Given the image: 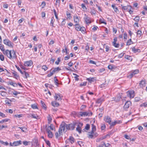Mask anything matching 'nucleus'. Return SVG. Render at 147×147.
Wrapping results in <instances>:
<instances>
[{
	"label": "nucleus",
	"instance_id": "22",
	"mask_svg": "<svg viewBox=\"0 0 147 147\" xmlns=\"http://www.w3.org/2000/svg\"><path fill=\"white\" fill-rule=\"evenodd\" d=\"M75 26H76L75 29L78 31H80V26L78 23L76 24Z\"/></svg>",
	"mask_w": 147,
	"mask_h": 147
},
{
	"label": "nucleus",
	"instance_id": "23",
	"mask_svg": "<svg viewBox=\"0 0 147 147\" xmlns=\"http://www.w3.org/2000/svg\"><path fill=\"white\" fill-rule=\"evenodd\" d=\"M131 7L130 5H128L127 6H123L122 7V9H123L124 10H126L128 9L129 10V9H131Z\"/></svg>",
	"mask_w": 147,
	"mask_h": 147
},
{
	"label": "nucleus",
	"instance_id": "24",
	"mask_svg": "<svg viewBox=\"0 0 147 147\" xmlns=\"http://www.w3.org/2000/svg\"><path fill=\"white\" fill-rule=\"evenodd\" d=\"M132 51L134 53L137 52H140V50L139 49H136L135 47H133L132 48Z\"/></svg>",
	"mask_w": 147,
	"mask_h": 147
},
{
	"label": "nucleus",
	"instance_id": "42",
	"mask_svg": "<svg viewBox=\"0 0 147 147\" xmlns=\"http://www.w3.org/2000/svg\"><path fill=\"white\" fill-rule=\"evenodd\" d=\"M121 98V97H118L116 99V98H112V101H113V100H114V101H116V102H118L119 101V100H120V99Z\"/></svg>",
	"mask_w": 147,
	"mask_h": 147
},
{
	"label": "nucleus",
	"instance_id": "10",
	"mask_svg": "<svg viewBox=\"0 0 147 147\" xmlns=\"http://www.w3.org/2000/svg\"><path fill=\"white\" fill-rule=\"evenodd\" d=\"M46 130L47 132L48 137L49 138H52L53 136L52 132L49 129L48 127L46 128Z\"/></svg>",
	"mask_w": 147,
	"mask_h": 147
},
{
	"label": "nucleus",
	"instance_id": "29",
	"mask_svg": "<svg viewBox=\"0 0 147 147\" xmlns=\"http://www.w3.org/2000/svg\"><path fill=\"white\" fill-rule=\"evenodd\" d=\"M105 20L103 19V18H100L99 20V22L100 23H102L105 24L106 25L107 24L106 22L105 21Z\"/></svg>",
	"mask_w": 147,
	"mask_h": 147
},
{
	"label": "nucleus",
	"instance_id": "59",
	"mask_svg": "<svg viewBox=\"0 0 147 147\" xmlns=\"http://www.w3.org/2000/svg\"><path fill=\"white\" fill-rule=\"evenodd\" d=\"M53 11L54 12V14H55V16L56 18L57 19H58V16H57V14L56 11L54 9H53Z\"/></svg>",
	"mask_w": 147,
	"mask_h": 147
},
{
	"label": "nucleus",
	"instance_id": "43",
	"mask_svg": "<svg viewBox=\"0 0 147 147\" xmlns=\"http://www.w3.org/2000/svg\"><path fill=\"white\" fill-rule=\"evenodd\" d=\"M41 103L42 107L45 109L46 108V106L44 103V102L42 100L41 101Z\"/></svg>",
	"mask_w": 147,
	"mask_h": 147
},
{
	"label": "nucleus",
	"instance_id": "26",
	"mask_svg": "<svg viewBox=\"0 0 147 147\" xmlns=\"http://www.w3.org/2000/svg\"><path fill=\"white\" fill-rule=\"evenodd\" d=\"M68 140L70 142L71 144H72L75 141V139L72 137L70 136Z\"/></svg>",
	"mask_w": 147,
	"mask_h": 147
},
{
	"label": "nucleus",
	"instance_id": "34",
	"mask_svg": "<svg viewBox=\"0 0 147 147\" xmlns=\"http://www.w3.org/2000/svg\"><path fill=\"white\" fill-rule=\"evenodd\" d=\"M81 6L82 7V8L83 9V10L84 11L86 10L87 8L84 4L82 3L81 4Z\"/></svg>",
	"mask_w": 147,
	"mask_h": 147
},
{
	"label": "nucleus",
	"instance_id": "27",
	"mask_svg": "<svg viewBox=\"0 0 147 147\" xmlns=\"http://www.w3.org/2000/svg\"><path fill=\"white\" fill-rule=\"evenodd\" d=\"M7 100H5V104L7 105H8L9 106H10L11 105V103L10 102L8 101V100H9L10 102H11V100L10 99H9L7 98H6Z\"/></svg>",
	"mask_w": 147,
	"mask_h": 147
},
{
	"label": "nucleus",
	"instance_id": "51",
	"mask_svg": "<svg viewBox=\"0 0 147 147\" xmlns=\"http://www.w3.org/2000/svg\"><path fill=\"white\" fill-rule=\"evenodd\" d=\"M90 127V125L89 124H87L86 125V126L85 127V128L84 129V130L86 129L87 130H88Z\"/></svg>",
	"mask_w": 147,
	"mask_h": 147
},
{
	"label": "nucleus",
	"instance_id": "4",
	"mask_svg": "<svg viewBox=\"0 0 147 147\" xmlns=\"http://www.w3.org/2000/svg\"><path fill=\"white\" fill-rule=\"evenodd\" d=\"M92 115V112H80V113L79 115L81 117L84 116H91Z\"/></svg>",
	"mask_w": 147,
	"mask_h": 147
},
{
	"label": "nucleus",
	"instance_id": "33",
	"mask_svg": "<svg viewBox=\"0 0 147 147\" xmlns=\"http://www.w3.org/2000/svg\"><path fill=\"white\" fill-rule=\"evenodd\" d=\"M6 92L3 91H1V95L4 97L6 96Z\"/></svg>",
	"mask_w": 147,
	"mask_h": 147
},
{
	"label": "nucleus",
	"instance_id": "14",
	"mask_svg": "<svg viewBox=\"0 0 147 147\" xmlns=\"http://www.w3.org/2000/svg\"><path fill=\"white\" fill-rule=\"evenodd\" d=\"M86 17L84 18V20L86 24H90L91 23V22L90 21V18L89 17L87 16L86 14H85Z\"/></svg>",
	"mask_w": 147,
	"mask_h": 147
},
{
	"label": "nucleus",
	"instance_id": "2",
	"mask_svg": "<svg viewBox=\"0 0 147 147\" xmlns=\"http://www.w3.org/2000/svg\"><path fill=\"white\" fill-rule=\"evenodd\" d=\"M65 127H66V123H65L63 122L60 125L59 128V135H61V134L62 132L65 131Z\"/></svg>",
	"mask_w": 147,
	"mask_h": 147
},
{
	"label": "nucleus",
	"instance_id": "3",
	"mask_svg": "<svg viewBox=\"0 0 147 147\" xmlns=\"http://www.w3.org/2000/svg\"><path fill=\"white\" fill-rule=\"evenodd\" d=\"M127 96L130 98H133L135 96L134 91L133 90L128 91L127 92Z\"/></svg>",
	"mask_w": 147,
	"mask_h": 147
},
{
	"label": "nucleus",
	"instance_id": "6",
	"mask_svg": "<svg viewBox=\"0 0 147 147\" xmlns=\"http://www.w3.org/2000/svg\"><path fill=\"white\" fill-rule=\"evenodd\" d=\"M3 43L10 47H12L11 42L8 39H5L3 40Z\"/></svg>",
	"mask_w": 147,
	"mask_h": 147
},
{
	"label": "nucleus",
	"instance_id": "64",
	"mask_svg": "<svg viewBox=\"0 0 147 147\" xmlns=\"http://www.w3.org/2000/svg\"><path fill=\"white\" fill-rule=\"evenodd\" d=\"M46 5V3L45 1H43L42 2L41 6H42V8H43Z\"/></svg>",
	"mask_w": 147,
	"mask_h": 147
},
{
	"label": "nucleus",
	"instance_id": "47",
	"mask_svg": "<svg viewBox=\"0 0 147 147\" xmlns=\"http://www.w3.org/2000/svg\"><path fill=\"white\" fill-rule=\"evenodd\" d=\"M0 49L2 51H5V49H4V46L2 44H0Z\"/></svg>",
	"mask_w": 147,
	"mask_h": 147
},
{
	"label": "nucleus",
	"instance_id": "36",
	"mask_svg": "<svg viewBox=\"0 0 147 147\" xmlns=\"http://www.w3.org/2000/svg\"><path fill=\"white\" fill-rule=\"evenodd\" d=\"M0 143L4 145L7 146L9 144V143L7 142H4L3 141L0 140Z\"/></svg>",
	"mask_w": 147,
	"mask_h": 147
},
{
	"label": "nucleus",
	"instance_id": "12",
	"mask_svg": "<svg viewBox=\"0 0 147 147\" xmlns=\"http://www.w3.org/2000/svg\"><path fill=\"white\" fill-rule=\"evenodd\" d=\"M33 64L32 61L30 60L29 61H26L24 63V65L25 66L29 67L31 66Z\"/></svg>",
	"mask_w": 147,
	"mask_h": 147
},
{
	"label": "nucleus",
	"instance_id": "25",
	"mask_svg": "<svg viewBox=\"0 0 147 147\" xmlns=\"http://www.w3.org/2000/svg\"><path fill=\"white\" fill-rule=\"evenodd\" d=\"M61 70V69L60 67H57L53 68V71L54 73H55L56 72H58Z\"/></svg>",
	"mask_w": 147,
	"mask_h": 147
},
{
	"label": "nucleus",
	"instance_id": "9",
	"mask_svg": "<svg viewBox=\"0 0 147 147\" xmlns=\"http://www.w3.org/2000/svg\"><path fill=\"white\" fill-rule=\"evenodd\" d=\"M83 126V123L80 122L79 123V125H77V127L76 128V130L79 132V133H81V127Z\"/></svg>",
	"mask_w": 147,
	"mask_h": 147
},
{
	"label": "nucleus",
	"instance_id": "16",
	"mask_svg": "<svg viewBox=\"0 0 147 147\" xmlns=\"http://www.w3.org/2000/svg\"><path fill=\"white\" fill-rule=\"evenodd\" d=\"M22 142L21 140H19L17 141H15L13 142V146H17L21 144Z\"/></svg>",
	"mask_w": 147,
	"mask_h": 147
},
{
	"label": "nucleus",
	"instance_id": "60",
	"mask_svg": "<svg viewBox=\"0 0 147 147\" xmlns=\"http://www.w3.org/2000/svg\"><path fill=\"white\" fill-rule=\"evenodd\" d=\"M106 126L105 124H102L101 126V129L102 130H105Z\"/></svg>",
	"mask_w": 147,
	"mask_h": 147
},
{
	"label": "nucleus",
	"instance_id": "28",
	"mask_svg": "<svg viewBox=\"0 0 147 147\" xmlns=\"http://www.w3.org/2000/svg\"><path fill=\"white\" fill-rule=\"evenodd\" d=\"M86 80L89 81L90 83H91L94 81V78H87Z\"/></svg>",
	"mask_w": 147,
	"mask_h": 147
},
{
	"label": "nucleus",
	"instance_id": "17",
	"mask_svg": "<svg viewBox=\"0 0 147 147\" xmlns=\"http://www.w3.org/2000/svg\"><path fill=\"white\" fill-rule=\"evenodd\" d=\"M139 84L140 87L142 88L146 86V82L144 80H142Z\"/></svg>",
	"mask_w": 147,
	"mask_h": 147
},
{
	"label": "nucleus",
	"instance_id": "13",
	"mask_svg": "<svg viewBox=\"0 0 147 147\" xmlns=\"http://www.w3.org/2000/svg\"><path fill=\"white\" fill-rule=\"evenodd\" d=\"M104 120L106 122L109 123V124H110L111 122V119L110 117L108 116H105Z\"/></svg>",
	"mask_w": 147,
	"mask_h": 147
},
{
	"label": "nucleus",
	"instance_id": "40",
	"mask_svg": "<svg viewBox=\"0 0 147 147\" xmlns=\"http://www.w3.org/2000/svg\"><path fill=\"white\" fill-rule=\"evenodd\" d=\"M56 77H55L54 78V83L57 86H58V85L59 84V83L58 82V80L57 79Z\"/></svg>",
	"mask_w": 147,
	"mask_h": 147
},
{
	"label": "nucleus",
	"instance_id": "58",
	"mask_svg": "<svg viewBox=\"0 0 147 147\" xmlns=\"http://www.w3.org/2000/svg\"><path fill=\"white\" fill-rule=\"evenodd\" d=\"M73 75L75 76L74 77V78H75V80L77 81L79 79L78 78V77H79V76L75 74H73Z\"/></svg>",
	"mask_w": 147,
	"mask_h": 147
},
{
	"label": "nucleus",
	"instance_id": "18",
	"mask_svg": "<svg viewBox=\"0 0 147 147\" xmlns=\"http://www.w3.org/2000/svg\"><path fill=\"white\" fill-rule=\"evenodd\" d=\"M11 59L16 58L17 56L16 55V53L13 50L11 51Z\"/></svg>",
	"mask_w": 147,
	"mask_h": 147
},
{
	"label": "nucleus",
	"instance_id": "56",
	"mask_svg": "<svg viewBox=\"0 0 147 147\" xmlns=\"http://www.w3.org/2000/svg\"><path fill=\"white\" fill-rule=\"evenodd\" d=\"M31 107L32 108L34 109H38V107L35 104L32 105H31Z\"/></svg>",
	"mask_w": 147,
	"mask_h": 147
},
{
	"label": "nucleus",
	"instance_id": "1",
	"mask_svg": "<svg viewBox=\"0 0 147 147\" xmlns=\"http://www.w3.org/2000/svg\"><path fill=\"white\" fill-rule=\"evenodd\" d=\"M78 123L77 122H73V123L69 124L66 123V129L68 130H73L75 128V126Z\"/></svg>",
	"mask_w": 147,
	"mask_h": 147
},
{
	"label": "nucleus",
	"instance_id": "46",
	"mask_svg": "<svg viewBox=\"0 0 147 147\" xmlns=\"http://www.w3.org/2000/svg\"><path fill=\"white\" fill-rule=\"evenodd\" d=\"M9 120V119H5L2 120L0 121V123H5L8 121V120Z\"/></svg>",
	"mask_w": 147,
	"mask_h": 147
},
{
	"label": "nucleus",
	"instance_id": "49",
	"mask_svg": "<svg viewBox=\"0 0 147 147\" xmlns=\"http://www.w3.org/2000/svg\"><path fill=\"white\" fill-rule=\"evenodd\" d=\"M142 32L140 30H138L137 32V35L139 37H140L142 35Z\"/></svg>",
	"mask_w": 147,
	"mask_h": 147
},
{
	"label": "nucleus",
	"instance_id": "30",
	"mask_svg": "<svg viewBox=\"0 0 147 147\" xmlns=\"http://www.w3.org/2000/svg\"><path fill=\"white\" fill-rule=\"evenodd\" d=\"M111 7L113 8V9H114L115 12H117V11H118V9L117 7L115 6L114 5H112Z\"/></svg>",
	"mask_w": 147,
	"mask_h": 147
},
{
	"label": "nucleus",
	"instance_id": "5",
	"mask_svg": "<svg viewBox=\"0 0 147 147\" xmlns=\"http://www.w3.org/2000/svg\"><path fill=\"white\" fill-rule=\"evenodd\" d=\"M54 97L55 100H57L58 101H61L62 98V96H61L60 94L59 93H55V95L54 96Z\"/></svg>",
	"mask_w": 147,
	"mask_h": 147
},
{
	"label": "nucleus",
	"instance_id": "57",
	"mask_svg": "<svg viewBox=\"0 0 147 147\" xmlns=\"http://www.w3.org/2000/svg\"><path fill=\"white\" fill-rule=\"evenodd\" d=\"M24 72L25 73V75L26 76V78H27L28 77H29V75L28 72L25 71H24Z\"/></svg>",
	"mask_w": 147,
	"mask_h": 147
},
{
	"label": "nucleus",
	"instance_id": "53",
	"mask_svg": "<svg viewBox=\"0 0 147 147\" xmlns=\"http://www.w3.org/2000/svg\"><path fill=\"white\" fill-rule=\"evenodd\" d=\"M42 69H44L45 71L47 70L48 69V67L47 66L45 65H44L42 66Z\"/></svg>",
	"mask_w": 147,
	"mask_h": 147
},
{
	"label": "nucleus",
	"instance_id": "11",
	"mask_svg": "<svg viewBox=\"0 0 147 147\" xmlns=\"http://www.w3.org/2000/svg\"><path fill=\"white\" fill-rule=\"evenodd\" d=\"M11 51H9L8 50H7L4 53L6 55L7 57L10 59H11Z\"/></svg>",
	"mask_w": 147,
	"mask_h": 147
},
{
	"label": "nucleus",
	"instance_id": "52",
	"mask_svg": "<svg viewBox=\"0 0 147 147\" xmlns=\"http://www.w3.org/2000/svg\"><path fill=\"white\" fill-rule=\"evenodd\" d=\"M15 66L18 71H19L22 74H24V73L22 71L19 67L16 65Z\"/></svg>",
	"mask_w": 147,
	"mask_h": 147
},
{
	"label": "nucleus",
	"instance_id": "61",
	"mask_svg": "<svg viewBox=\"0 0 147 147\" xmlns=\"http://www.w3.org/2000/svg\"><path fill=\"white\" fill-rule=\"evenodd\" d=\"M141 107H147V102H145L144 103L141 105Z\"/></svg>",
	"mask_w": 147,
	"mask_h": 147
},
{
	"label": "nucleus",
	"instance_id": "8",
	"mask_svg": "<svg viewBox=\"0 0 147 147\" xmlns=\"http://www.w3.org/2000/svg\"><path fill=\"white\" fill-rule=\"evenodd\" d=\"M117 41V38L115 37L113 39V41L112 42V45L116 48H118L119 46V43H117L116 42Z\"/></svg>",
	"mask_w": 147,
	"mask_h": 147
},
{
	"label": "nucleus",
	"instance_id": "44",
	"mask_svg": "<svg viewBox=\"0 0 147 147\" xmlns=\"http://www.w3.org/2000/svg\"><path fill=\"white\" fill-rule=\"evenodd\" d=\"M45 143H46V144L49 147H51V143L49 142V141L46 140L45 139Z\"/></svg>",
	"mask_w": 147,
	"mask_h": 147
},
{
	"label": "nucleus",
	"instance_id": "45",
	"mask_svg": "<svg viewBox=\"0 0 147 147\" xmlns=\"http://www.w3.org/2000/svg\"><path fill=\"white\" fill-rule=\"evenodd\" d=\"M140 17L138 16H136L134 19V20L136 21V22H138L140 20Z\"/></svg>",
	"mask_w": 147,
	"mask_h": 147
},
{
	"label": "nucleus",
	"instance_id": "62",
	"mask_svg": "<svg viewBox=\"0 0 147 147\" xmlns=\"http://www.w3.org/2000/svg\"><path fill=\"white\" fill-rule=\"evenodd\" d=\"M0 59L2 61H3L4 60V57L2 55H0Z\"/></svg>",
	"mask_w": 147,
	"mask_h": 147
},
{
	"label": "nucleus",
	"instance_id": "38",
	"mask_svg": "<svg viewBox=\"0 0 147 147\" xmlns=\"http://www.w3.org/2000/svg\"><path fill=\"white\" fill-rule=\"evenodd\" d=\"M50 73L49 74H48L47 75V77H51L52 75H53V73H54L52 69L50 70Z\"/></svg>",
	"mask_w": 147,
	"mask_h": 147
},
{
	"label": "nucleus",
	"instance_id": "55",
	"mask_svg": "<svg viewBox=\"0 0 147 147\" xmlns=\"http://www.w3.org/2000/svg\"><path fill=\"white\" fill-rule=\"evenodd\" d=\"M86 30V29L84 27H81L80 28V31H81L82 32H85Z\"/></svg>",
	"mask_w": 147,
	"mask_h": 147
},
{
	"label": "nucleus",
	"instance_id": "20",
	"mask_svg": "<svg viewBox=\"0 0 147 147\" xmlns=\"http://www.w3.org/2000/svg\"><path fill=\"white\" fill-rule=\"evenodd\" d=\"M12 73L14 76V77H13L14 78L17 79H18V78H19V75L17 74V72L14 71H13V72H12Z\"/></svg>",
	"mask_w": 147,
	"mask_h": 147
},
{
	"label": "nucleus",
	"instance_id": "54",
	"mask_svg": "<svg viewBox=\"0 0 147 147\" xmlns=\"http://www.w3.org/2000/svg\"><path fill=\"white\" fill-rule=\"evenodd\" d=\"M61 61V59L59 57H58L57 58V61L55 62V63L57 65H58L59 63Z\"/></svg>",
	"mask_w": 147,
	"mask_h": 147
},
{
	"label": "nucleus",
	"instance_id": "19",
	"mask_svg": "<svg viewBox=\"0 0 147 147\" xmlns=\"http://www.w3.org/2000/svg\"><path fill=\"white\" fill-rule=\"evenodd\" d=\"M74 22L78 23L79 22V20L78 16L76 15H74Z\"/></svg>",
	"mask_w": 147,
	"mask_h": 147
},
{
	"label": "nucleus",
	"instance_id": "63",
	"mask_svg": "<svg viewBox=\"0 0 147 147\" xmlns=\"http://www.w3.org/2000/svg\"><path fill=\"white\" fill-rule=\"evenodd\" d=\"M7 127H8L7 125H2L0 127V129L2 130L3 128H7Z\"/></svg>",
	"mask_w": 147,
	"mask_h": 147
},
{
	"label": "nucleus",
	"instance_id": "15",
	"mask_svg": "<svg viewBox=\"0 0 147 147\" xmlns=\"http://www.w3.org/2000/svg\"><path fill=\"white\" fill-rule=\"evenodd\" d=\"M105 98L103 96L101 97L100 98L97 99L96 103H101L104 101Z\"/></svg>",
	"mask_w": 147,
	"mask_h": 147
},
{
	"label": "nucleus",
	"instance_id": "32",
	"mask_svg": "<svg viewBox=\"0 0 147 147\" xmlns=\"http://www.w3.org/2000/svg\"><path fill=\"white\" fill-rule=\"evenodd\" d=\"M115 67V66L113 65H109L108 66V68L110 69H112Z\"/></svg>",
	"mask_w": 147,
	"mask_h": 147
},
{
	"label": "nucleus",
	"instance_id": "35",
	"mask_svg": "<svg viewBox=\"0 0 147 147\" xmlns=\"http://www.w3.org/2000/svg\"><path fill=\"white\" fill-rule=\"evenodd\" d=\"M31 117L36 119H38L39 118L38 116L36 114H32L31 115Z\"/></svg>",
	"mask_w": 147,
	"mask_h": 147
},
{
	"label": "nucleus",
	"instance_id": "31",
	"mask_svg": "<svg viewBox=\"0 0 147 147\" xmlns=\"http://www.w3.org/2000/svg\"><path fill=\"white\" fill-rule=\"evenodd\" d=\"M9 84L10 85L13 86L14 87L17 86V84L16 83H14L12 82H9Z\"/></svg>",
	"mask_w": 147,
	"mask_h": 147
},
{
	"label": "nucleus",
	"instance_id": "37",
	"mask_svg": "<svg viewBox=\"0 0 147 147\" xmlns=\"http://www.w3.org/2000/svg\"><path fill=\"white\" fill-rule=\"evenodd\" d=\"M125 58H126V59H127L128 60H130L131 61H132V59L131 57L129 55H126L125 56Z\"/></svg>",
	"mask_w": 147,
	"mask_h": 147
},
{
	"label": "nucleus",
	"instance_id": "41",
	"mask_svg": "<svg viewBox=\"0 0 147 147\" xmlns=\"http://www.w3.org/2000/svg\"><path fill=\"white\" fill-rule=\"evenodd\" d=\"M134 75V73L132 72L130 73V74L127 76V77L128 78H131Z\"/></svg>",
	"mask_w": 147,
	"mask_h": 147
},
{
	"label": "nucleus",
	"instance_id": "39",
	"mask_svg": "<svg viewBox=\"0 0 147 147\" xmlns=\"http://www.w3.org/2000/svg\"><path fill=\"white\" fill-rule=\"evenodd\" d=\"M132 41L131 40V38L129 40L126 44L127 45H131V44L133 43H132Z\"/></svg>",
	"mask_w": 147,
	"mask_h": 147
},
{
	"label": "nucleus",
	"instance_id": "21",
	"mask_svg": "<svg viewBox=\"0 0 147 147\" xmlns=\"http://www.w3.org/2000/svg\"><path fill=\"white\" fill-rule=\"evenodd\" d=\"M52 105L54 107H58L59 106V104L58 103L55 101H53L51 102Z\"/></svg>",
	"mask_w": 147,
	"mask_h": 147
},
{
	"label": "nucleus",
	"instance_id": "48",
	"mask_svg": "<svg viewBox=\"0 0 147 147\" xmlns=\"http://www.w3.org/2000/svg\"><path fill=\"white\" fill-rule=\"evenodd\" d=\"M47 118L48 120L49 121V123H50L51 122V121L52 120V118L51 116L50 115H49L48 117H47Z\"/></svg>",
	"mask_w": 147,
	"mask_h": 147
},
{
	"label": "nucleus",
	"instance_id": "50",
	"mask_svg": "<svg viewBox=\"0 0 147 147\" xmlns=\"http://www.w3.org/2000/svg\"><path fill=\"white\" fill-rule=\"evenodd\" d=\"M19 128H20V129H21L23 132L26 131L27 129V128L26 127H19Z\"/></svg>",
	"mask_w": 147,
	"mask_h": 147
},
{
	"label": "nucleus",
	"instance_id": "7",
	"mask_svg": "<svg viewBox=\"0 0 147 147\" xmlns=\"http://www.w3.org/2000/svg\"><path fill=\"white\" fill-rule=\"evenodd\" d=\"M131 105V102L130 101H127L124 106V109L125 110L129 108V106Z\"/></svg>",
	"mask_w": 147,
	"mask_h": 147
}]
</instances>
